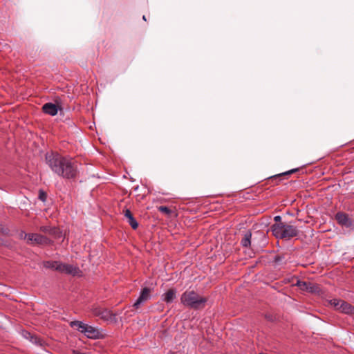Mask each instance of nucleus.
Listing matches in <instances>:
<instances>
[{
    "instance_id": "26",
    "label": "nucleus",
    "mask_w": 354,
    "mask_h": 354,
    "mask_svg": "<svg viewBox=\"0 0 354 354\" xmlns=\"http://www.w3.org/2000/svg\"><path fill=\"white\" fill-rule=\"evenodd\" d=\"M142 19H143L145 21H146V18H145V15L142 17Z\"/></svg>"
},
{
    "instance_id": "7",
    "label": "nucleus",
    "mask_w": 354,
    "mask_h": 354,
    "mask_svg": "<svg viewBox=\"0 0 354 354\" xmlns=\"http://www.w3.org/2000/svg\"><path fill=\"white\" fill-rule=\"evenodd\" d=\"M82 333H84L86 337L90 339H96L104 337V335L102 331L88 324L86 325V327L82 330Z\"/></svg>"
},
{
    "instance_id": "3",
    "label": "nucleus",
    "mask_w": 354,
    "mask_h": 354,
    "mask_svg": "<svg viewBox=\"0 0 354 354\" xmlns=\"http://www.w3.org/2000/svg\"><path fill=\"white\" fill-rule=\"evenodd\" d=\"M180 301L185 306L197 310L204 307L207 299L194 290H186L181 295Z\"/></svg>"
},
{
    "instance_id": "9",
    "label": "nucleus",
    "mask_w": 354,
    "mask_h": 354,
    "mask_svg": "<svg viewBox=\"0 0 354 354\" xmlns=\"http://www.w3.org/2000/svg\"><path fill=\"white\" fill-rule=\"evenodd\" d=\"M151 297V289L149 288H144L136 300V301L133 304V306L136 308H138L140 306L149 299Z\"/></svg>"
},
{
    "instance_id": "24",
    "label": "nucleus",
    "mask_w": 354,
    "mask_h": 354,
    "mask_svg": "<svg viewBox=\"0 0 354 354\" xmlns=\"http://www.w3.org/2000/svg\"><path fill=\"white\" fill-rule=\"evenodd\" d=\"M274 221H276V223H281V216H276L274 218Z\"/></svg>"
},
{
    "instance_id": "17",
    "label": "nucleus",
    "mask_w": 354,
    "mask_h": 354,
    "mask_svg": "<svg viewBox=\"0 0 354 354\" xmlns=\"http://www.w3.org/2000/svg\"><path fill=\"white\" fill-rule=\"evenodd\" d=\"M22 335L25 338L28 339L31 342H32V343H34L35 344H41V340H40L39 338H38L36 336H34L30 333H29V332H28L26 330H23L22 331Z\"/></svg>"
},
{
    "instance_id": "8",
    "label": "nucleus",
    "mask_w": 354,
    "mask_h": 354,
    "mask_svg": "<svg viewBox=\"0 0 354 354\" xmlns=\"http://www.w3.org/2000/svg\"><path fill=\"white\" fill-rule=\"evenodd\" d=\"M24 236L31 244L46 245L49 243L48 238L39 234H24Z\"/></svg>"
},
{
    "instance_id": "16",
    "label": "nucleus",
    "mask_w": 354,
    "mask_h": 354,
    "mask_svg": "<svg viewBox=\"0 0 354 354\" xmlns=\"http://www.w3.org/2000/svg\"><path fill=\"white\" fill-rule=\"evenodd\" d=\"M100 317L106 321H113L115 319V315H113L110 310L103 308Z\"/></svg>"
},
{
    "instance_id": "13",
    "label": "nucleus",
    "mask_w": 354,
    "mask_h": 354,
    "mask_svg": "<svg viewBox=\"0 0 354 354\" xmlns=\"http://www.w3.org/2000/svg\"><path fill=\"white\" fill-rule=\"evenodd\" d=\"M176 297V290L175 289H169L162 295V300L169 304L171 303Z\"/></svg>"
},
{
    "instance_id": "21",
    "label": "nucleus",
    "mask_w": 354,
    "mask_h": 354,
    "mask_svg": "<svg viewBox=\"0 0 354 354\" xmlns=\"http://www.w3.org/2000/svg\"><path fill=\"white\" fill-rule=\"evenodd\" d=\"M46 197H47L46 194L44 191L40 190L39 193V198L41 201L44 202L46 200Z\"/></svg>"
},
{
    "instance_id": "18",
    "label": "nucleus",
    "mask_w": 354,
    "mask_h": 354,
    "mask_svg": "<svg viewBox=\"0 0 354 354\" xmlns=\"http://www.w3.org/2000/svg\"><path fill=\"white\" fill-rule=\"evenodd\" d=\"M252 234L248 231L244 234L243 239H241V244L243 247H248L251 244Z\"/></svg>"
},
{
    "instance_id": "22",
    "label": "nucleus",
    "mask_w": 354,
    "mask_h": 354,
    "mask_svg": "<svg viewBox=\"0 0 354 354\" xmlns=\"http://www.w3.org/2000/svg\"><path fill=\"white\" fill-rule=\"evenodd\" d=\"M102 309L103 308H93V315H95V316L100 317Z\"/></svg>"
},
{
    "instance_id": "20",
    "label": "nucleus",
    "mask_w": 354,
    "mask_h": 354,
    "mask_svg": "<svg viewBox=\"0 0 354 354\" xmlns=\"http://www.w3.org/2000/svg\"><path fill=\"white\" fill-rule=\"evenodd\" d=\"M158 210L160 212L164 213L165 214H169L171 212V210L169 207H167L166 206H160L158 207Z\"/></svg>"
},
{
    "instance_id": "14",
    "label": "nucleus",
    "mask_w": 354,
    "mask_h": 354,
    "mask_svg": "<svg viewBox=\"0 0 354 354\" xmlns=\"http://www.w3.org/2000/svg\"><path fill=\"white\" fill-rule=\"evenodd\" d=\"M124 216L128 220V223L131 225V227L133 230L137 229L138 227V223L136 221V220L134 218L131 212L129 209H127L124 211Z\"/></svg>"
},
{
    "instance_id": "25",
    "label": "nucleus",
    "mask_w": 354,
    "mask_h": 354,
    "mask_svg": "<svg viewBox=\"0 0 354 354\" xmlns=\"http://www.w3.org/2000/svg\"><path fill=\"white\" fill-rule=\"evenodd\" d=\"M24 234H26V232H21L20 233V237H21V239H27V240H28V238H25Z\"/></svg>"
},
{
    "instance_id": "12",
    "label": "nucleus",
    "mask_w": 354,
    "mask_h": 354,
    "mask_svg": "<svg viewBox=\"0 0 354 354\" xmlns=\"http://www.w3.org/2000/svg\"><path fill=\"white\" fill-rule=\"evenodd\" d=\"M297 286L301 290H306L310 292H315L317 290V287L315 285H314L312 283L303 281H298L297 283Z\"/></svg>"
},
{
    "instance_id": "23",
    "label": "nucleus",
    "mask_w": 354,
    "mask_h": 354,
    "mask_svg": "<svg viewBox=\"0 0 354 354\" xmlns=\"http://www.w3.org/2000/svg\"><path fill=\"white\" fill-rule=\"evenodd\" d=\"M296 171H297V169H291V170H290L288 171H286V172H284L283 174H279V175H277V176H281L282 175H288V174H292V173L295 172ZM275 176L277 177V176Z\"/></svg>"
},
{
    "instance_id": "4",
    "label": "nucleus",
    "mask_w": 354,
    "mask_h": 354,
    "mask_svg": "<svg viewBox=\"0 0 354 354\" xmlns=\"http://www.w3.org/2000/svg\"><path fill=\"white\" fill-rule=\"evenodd\" d=\"M271 228L273 235L277 239L289 240L299 234V230L295 226L284 223H275Z\"/></svg>"
},
{
    "instance_id": "10",
    "label": "nucleus",
    "mask_w": 354,
    "mask_h": 354,
    "mask_svg": "<svg viewBox=\"0 0 354 354\" xmlns=\"http://www.w3.org/2000/svg\"><path fill=\"white\" fill-rule=\"evenodd\" d=\"M335 218L339 224L346 227H351L353 224L352 220L349 218L348 215L343 212L337 213Z\"/></svg>"
},
{
    "instance_id": "11",
    "label": "nucleus",
    "mask_w": 354,
    "mask_h": 354,
    "mask_svg": "<svg viewBox=\"0 0 354 354\" xmlns=\"http://www.w3.org/2000/svg\"><path fill=\"white\" fill-rule=\"evenodd\" d=\"M42 110L45 113L54 116L58 112V107L56 104L48 102L43 105Z\"/></svg>"
},
{
    "instance_id": "1",
    "label": "nucleus",
    "mask_w": 354,
    "mask_h": 354,
    "mask_svg": "<svg viewBox=\"0 0 354 354\" xmlns=\"http://www.w3.org/2000/svg\"><path fill=\"white\" fill-rule=\"evenodd\" d=\"M46 160L53 171L57 175L66 178L75 177L77 168L71 160L57 153H47Z\"/></svg>"
},
{
    "instance_id": "27",
    "label": "nucleus",
    "mask_w": 354,
    "mask_h": 354,
    "mask_svg": "<svg viewBox=\"0 0 354 354\" xmlns=\"http://www.w3.org/2000/svg\"><path fill=\"white\" fill-rule=\"evenodd\" d=\"M1 229H2V227H1V226L0 225V231L1 230Z\"/></svg>"
},
{
    "instance_id": "15",
    "label": "nucleus",
    "mask_w": 354,
    "mask_h": 354,
    "mask_svg": "<svg viewBox=\"0 0 354 354\" xmlns=\"http://www.w3.org/2000/svg\"><path fill=\"white\" fill-rule=\"evenodd\" d=\"M39 230L45 234L56 235L59 230L56 227H53L48 225H42L39 227Z\"/></svg>"
},
{
    "instance_id": "19",
    "label": "nucleus",
    "mask_w": 354,
    "mask_h": 354,
    "mask_svg": "<svg viewBox=\"0 0 354 354\" xmlns=\"http://www.w3.org/2000/svg\"><path fill=\"white\" fill-rule=\"evenodd\" d=\"M70 325L71 327L75 328L82 333V330L86 327V324H84L81 321H73L71 322Z\"/></svg>"
},
{
    "instance_id": "6",
    "label": "nucleus",
    "mask_w": 354,
    "mask_h": 354,
    "mask_svg": "<svg viewBox=\"0 0 354 354\" xmlns=\"http://www.w3.org/2000/svg\"><path fill=\"white\" fill-rule=\"evenodd\" d=\"M329 302L336 310H339L342 313L346 314L354 313V307L343 300L333 299L330 300Z\"/></svg>"
},
{
    "instance_id": "5",
    "label": "nucleus",
    "mask_w": 354,
    "mask_h": 354,
    "mask_svg": "<svg viewBox=\"0 0 354 354\" xmlns=\"http://www.w3.org/2000/svg\"><path fill=\"white\" fill-rule=\"evenodd\" d=\"M44 266L46 268H50L57 270L60 272L76 275L79 272L78 268L71 264L62 263L59 261H48L44 263Z\"/></svg>"
},
{
    "instance_id": "2",
    "label": "nucleus",
    "mask_w": 354,
    "mask_h": 354,
    "mask_svg": "<svg viewBox=\"0 0 354 354\" xmlns=\"http://www.w3.org/2000/svg\"><path fill=\"white\" fill-rule=\"evenodd\" d=\"M46 160L53 171L57 175L66 178L75 177L77 168L71 160L57 153H47Z\"/></svg>"
}]
</instances>
